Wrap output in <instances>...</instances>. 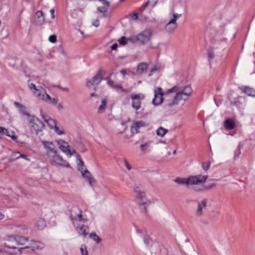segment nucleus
Listing matches in <instances>:
<instances>
[{"label":"nucleus","instance_id":"obj_1","mask_svg":"<svg viewBox=\"0 0 255 255\" xmlns=\"http://www.w3.org/2000/svg\"><path fill=\"white\" fill-rule=\"evenodd\" d=\"M208 176L197 175L192 176L188 178L177 177L174 181L182 185H192L195 190L200 191L204 189L202 184H204Z\"/></svg>","mask_w":255,"mask_h":255},{"label":"nucleus","instance_id":"obj_2","mask_svg":"<svg viewBox=\"0 0 255 255\" xmlns=\"http://www.w3.org/2000/svg\"><path fill=\"white\" fill-rule=\"evenodd\" d=\"M133 190L136 193L135 198L140 209L144 212H146L147 207L150 204V201L148 200L144 192L141 191L140 187L138 186H134Z\"/></svg>","mask_w":255,"mask_h":255},{"label":"nucleus","instance_id":"obj_3","mask_svg":"<svg viewBox=\"0 0 255 255\" xmlns=\"http://www.w3.org/2000/svg\"><path fill=\"white\" fill-rule=\"evenodd\" d=\"M169 92H176L177 94L179 95L181 100H187L192 93V89L190 86H186L184 88L175 86L169 90Z\"/></svg>","mask_w":255,"mask_h":255},{"label":"nucleus","instance_id":"obj_4","mask_svg":"<svg viewBox=\"0 0 255 255\" xmlns=\"http://www.w3.org/2000/svg\"><path fill=\"white\" fill-rule=\"evenodd\" d=\"M44 247V245L42 243L38 241H34L31 240L29 246H26L25 248H22L16 250V248L14 246H10L8 245H5V248L8 249H11L15 250L14 252L12 253L14 255H21L22 254V250L24 249H31L33 251H39L42 249Z\"/></svg>","mask_w":255,"mask_h":255},{"label":"nucleus","instance_id":"obj_5","mask_svg":"<svg viewBox=\"0 0 255 255\" xmlns=\"http://www.w3.org/2000/svg\"><path fill=\"white\" fill-rule=\"evenodd\" d=\"M171 93L168 90V92L166 93L164 95L165 101L164 107L166 109L172 108L177 105L179 101L181 100L179 95H177L176 93L175 95H172L171 94Z\"/></svg>","mask_w":255,"mask_h":255},{"label":"nucleus","instance_id":"obj_6","mask_svg":"<svg viewBox=\"0 0 255 255\" xmlns=\"http://www.w3.org/2000/svg\"><path fill=\"white\" fill-rule=\"evenodd\" d=\"M28 121L30 124V129L32 133L35 132L37 134L45 127L44 124L34 116L30 117Z\"/></svg>","mask_w":255,"mask_h":255},{"label":"nucleus","instance_id":"obj_7","mask_svg":"<svg viewBox=\"0 0 255 255\" xmlns=\"http://www.w3.org/2000/svg\"><path fill=\"white\" fill-rule=\"evenodd\" d=\"M57 143L59 145V149L63 152L69 155L70 156L72 155H76L77 156V159L80 161V157L79 156L78 154L75 150H71L69 149V146L67 142L63 140H59L57 141ZM77 169L80 171V162L77 163Z\"/></svg>","mask_w":255,"mask_h":255},{"label":"nucleus","instance_id":"obj_8","mask_svg":"<svg viewBox=\"0 0 255 255\" xmlns=\"http://www.w3.org/2000/svg\"><path fill=\"white\" fill-rule=\"evenodd\" d=\"M81 174L82 177L86 180L91 186L93 187L96 180L91 172L87 169L86 165L82 160L81 159Z\"/></svg>","mask_w":255,"mask_h":255},{"label":"nucleus","instance_id":"obj_9","mask_svg":"<svg viewBox=\"0 0 255 255\" xmlns=\"http://www.w3.org/2000/svg\"><path fill=\"white\" fill-rule=\"evenodd\" d=\"M181 14L173 13V17L165 26V29L168 33L173 32L177 28V20L180 17Z\"/></svg>","mask_w":255,"mask_h":255},{"label":"nucleus","instance_id":"obj_10","mask_svg":"<svg viewBox=\"0 0 255 255\" xmlns=\"http://www.w3.org/2000/svg\"><path fill=\"white\" fill-rule=\"evenodd\" d=\"M102 70H99L98 73L89 81H87L86 86L89 89H93L96 90V87L99 84L102 80Z\"/></svg>","mask_w":255,"mask_h":255},{"label":"nucleus","instance_id":"obj_11","mask_svg":"<svg viewBox=\"0 0 255 255\" xmlns=\"http://www.w3.org/2000/svg\"><path fill=\"white\" fill-rule=\"evenodd\" d=\"M50 161L52 164L54 165H60L64 167H68L69 164L66 160H64L61 156L57 154H54L52 156H50Z\"/></svg>","mask_w":255,"mask_h":255},{"label":"nucleus","instance_id":"obj_12","mask_svg":"<svg viewBox=\"0 0 255 255\" xmlns=\"http://www.w3.org/2000/svg\"><path fill=\"white\" fill-rule=\"evenodd\" d=\"M208 200L206 198L202 199L200 202H198L197 209L195 211V216L198 218L202 217L205 213V211L207 208Z\"/></svg>","mask_w":255,"mask_h":255},{"label":"nucleus","instance_id":"obj_13","mask_svg":"<svg viewBox=\"0 0 255 255\" xmlns=\"http://www.w3.org/2000/svg\"><path fill=\"white\" fill-rule=\"evenodd\" d=\"M132 99V106L136 111L140 109L141 107V100L144 99L143 95L132 94L130 96Z\"/></svg>","mask_w":255,"mask_h":255},{"label":"nucleus","instance_id":"obj_14","mask_svg":"<svg viewBox=\"0 0 255 255\" xmlns=\"http://www.w3.org/2000/svg\"><path fill=\"white\" fill-rule=\"evenodd\" d=\"M38 98L53 105H57L58 101L57 99L51 98L50 96L47 94L46 90H42L41 93L38 94Z\"/></svg>","mask_w":255,"mask_h":255},{"label":"nucleus","instance_id":"obj_15","mask_svg":"<svg viewBox=\"0 0 255 255\" xmlns=\"http://www.w3.org/2000/svg\"><path fill=\"white\" fill-rule=\"evenodd\" d=\"M151 34L150 30H144L137 35L136 39L141 44H145L149 41Z\"/></svg>","mask_w":255,"mask_h":255},{"label":"nucleus","instance_id":"obj_16","mask_svg":"<svg viewBox=\"0 0 255 255\" xmlns=\"http://www.w3.org/2000/svg\"><path fill=\"white\" fill-rule=\"evenodd\" d=\"M163 94L160 88H157L154 91V98L152 100V103L155 106L159 105L162 103L163 100Z\"/></svg>","mask_w":255,"mask_h":255},{"label":"nucleus","instance_id":"obj_17","mask_svg":"<svg viewBox=\"0 0 255 255\" xmlns=\"http://www.w3.org/2000/svg\"><path fill=\"white\" fill-rule=\"evenodd\" d=\"M40 112L43 119H44L45 122L47 123V124H50V122H51L53 124V125H54L55 131L56 133H57L59 135H61L64 133V131L62 129H59V128L57 126L56 122L55 120L48 118V116H44L42 114V110H40Z\"/></svg>","mask_w":255,"mask_h":255},{"label":"nucleus","instance_id":"obj_18","mask_svg":"<svg viewBox=\"0 0 255 255\" xmlns=\"http://www.w3.org/2000/svg\"><path fill=\"white\" fill-rule=\"evenodd\" d=\"M71 25L74 26V28L78 30H79L78 27L79 23V16L78 13L75 9H74L71 12V17L69 20Z\"/></svg>","mask_w":255,"mask_h":255},{"label":"nucleus","instance_id":"obj_19","mask_svg":"<svg viewBox=\"0 0 255 255\" xmlns=\"http://www.w3.org/2000/svg\"><path fill=\"white\" fill-rule=\"evenodd\" d=\"M45 21V18L43 12L41 10L37 11L35 13L34 23L36 25L43 24Z\"/></svg>","mask_w":255,"mask_h":255},{"label":"nucleus","instance_id":"obj_20","mask_svg":"<svg viewBox=\"0 0 255 255\" xmlns=\"http://www.w3.org/2000/svg\"><path fill=\"white\" fill-rule=\"evenodd\" d=\"M70 217L72 221L74 226L76 228L77 230L79 227L80 222V212L75 214H74L73 211L72 210L71 213Z\"/></svg>","mask_w":255,"mask_h":255},{"label":"nucleus","instance_id":"obj_21","mask_svg":"<svg viewBox=\"0 0 255 255\" xmlns=\"http://www.w3.org/2000/svg\"><path fill=\"white\" fill-rule=\"evenodd\" d=\"M145 125L142 121H139L132 124L131 126V132L132 134H135L139 132L138 129L140 128L143 127Z\"/></svg>","mask_w":255,"mask_h":255},{"label":"nucleus","instance_id":"obj_22","mask_svg":"<svg viewBox=\"0 0 255 255\" xmlns=\"http://www.w3.org/2000/svg\"><path fill=\"white\" fill-rule=\"evenodd\" d=\"M42 142L45 149H48L53 154L56 153L57 151L55 150V146L53 142L46 141H42Z\"/></svg>","mask_w":255,"mask_h":255},{"label":"nucleus","instance_id":"obj_23","mask_svg":"<svg viewBox=\"0 0 255 255\" xmlns=\"http://www.w3.org/2000/svg\"><path fill=\"white\" fill-rule=\"evenodd\" d=\"M241 89L243 92L246 93L247 95L250 96L255 97V90L249 87H242Z\"/></svg>","mask_w":255,"mask_h":255},{"label":"nucleus","instance_id":"obj_24","mask_svg":"<svg viewBox=\"0 0 255 255\" xmlns=\"http://www.w3.org/2000/svg\"><path fill=\"white\" fill-rule=\"evenodd\" d=\"M224 127L226 129L232 130L235 127V123L231 119H227L224 122Z\"/></svg>","mask_w":255,"mask_h":255},{"label":"nucleus","instance_id":"obj_25","mask_svg":"<svg viewBox=\"0 0 255 255\" xmlns=\"http://www.w3.org/2000/svg\"><path fill=\"white\" fill-rule=\"evenodd\" d=\"M147 65L146 63L142 62L138 64L136 69V74L140 75L147 69Z\"/></svg>","mask_w":255,"mask_h":255},{"label":"nucleus","instance_id":"obj_26","mask_svg":"<svg viewBox=\"0 0 255 255\" xmlns=\"http://www.w3.org/2000/svg\"><path fill=\"white\" fill-rule=\"evenodd\" d=\"M29 88L30 90L34 89L35 92H34V94L38 98V95L39 93H41L42 90L45 91V89L42 87H36L34 84H30L29 85Z\"/></svg>","mask_w":255,"mask_h":255},{"label":"nucleus","instance_id":"obj_27","mask_svg":"<svg viewBox=\"0 0 255 255\" xmlns=\"http://www.w3.org/2000/svg\"><path fill=\"white\" fill-rule=\"evenodd\" d=\"M28 239L27 238H24L21 236H16L14 238V240L17 243V244L20 245H25V243L28 241Z\"/></svg>","mask_w":255,"mask_h":255},{"label":"nucleus","instance_id":"obj_28","mask_svg":"<svg viewBox=\"0 0 255 255\" xmlns=\"http://www.w3.org/2000/svg\"><path fill=\"white\" fill-rule=\"evenodd\" d=\"M19 112L21 114L26 116L28 117V120H29V119H30V117H32V116L28 113L26 107L24 105L21 106V108L19 109Z\"/></svg>","mask_w":255,"mask_h":255},{"label":"nucleus","instance_id":"obj_29","mask_svg":"<svg viewBox=\"0 0 255 255\" xmlns=\"http://www.w3.org/2000/svg\"><path fill=\"white\" fill-rule=\"evenodd\" d=\"M36 226L39 230L43 229L46 226V222L44 219H39L36 223Z\"/></svg>","mask_w":255,"mask_h":255},{"label":"nucleus","instance_id":"obj_30","mask_svg":"<svg viewBox=\"0 0 255 255\" xmlns=\"http://www.w3.org/2000/svg\"><path fill=\"white\" fill-rule=\"evenodd\" d=\"M167 132V129L160 127L156 130V134L160 137H163Z\"/></svg>","mask_w":255,"mask_h":255},{"label":"nucleus","instance_id":"obj_31","mask_svg":"<svg viewBox=\"0 0 255 255\" xmlns=\"http://www.w3.org/2000/svg\"><path fill=\"white\" fill-rule=\"evenodd\" d=\"M107 103L106 99H102L101 105L98 108V113H102L105 112Z\"/></svg>","mask_w":255,"mask_h":255},{"label":"nucleus","instance_id":"obj_32","mask_svg":"<svg viewBox=\"0 0 255 255\" xmlns=\"http://www.w3.org/2000/svg\"><path fill=\"white\" fill-rule=\"evenodd\" d=\"M89 237L93 241H94L97 244H99L101 242V239L99 237V236L95 232L90 234L89 235Z\"/></svg>","mask_w":255,"mask_h":255},{"label":"nucleus","instance_id":"obj_33","mask_svg":"<svg viewBox=\"0 0 255 255\" xmlns=\"http://www.w3.org/2000/svg\"><path fill=\"white\" fill-rule=\"evenodd\" d=\"M89 228L88 226H83L81 227V232L84 237H86L87 236L90 234H89Z\"/></svg>","mask_w":255,"mask_h":255},{"label":"nucleus","instance_id":"obj_34","mask_svg":"<svg viewBox=\"0 0 255 255\" xmlns=\"http://www.w3.org/2000/svg\"><path fill=\"white\" fill-rule=\"evenodd\" d=\"M19 158V152H12L11 155H10L9 159V162H13L16 159Z\"/></svg>","mask_w":255,"mask_h":255},{"label":"nucleus","instance_id":"obj_35","mask_svg":"<svg viewBox=\"0 0 255 255\" xmlns=\"http://www.w3.org/2000/svg\"><path fill=\"white\" fill-rule=\"evenodd\" d=\"M208 56L209 60L214 58V53L212 48H210L208 50Z\"/></svg>","mask_w":255,"mask_h":255},{"label":"nucleus","instance_id":"obj_36","mask_svg":"<svg viewBox=\"0 0 255 255\" xmlns=\"http://www.w3.org/2000/svg\"><path fill=\"white\" fill-rule=\"evenodd\" d=\"M81 253L82 255H88V251L85 246H82L81 248Z\"/></svg>","mask_w":255,"mask_h":255},{"label":"nucleus","instance_id":"obj_37","mask_svg":"<svg viewBox=\"0 0 255 255\" xmlns=\"http://www.w3.org/2000/svg\"><path fill=\"white\" fill-rule=\"evenodd\" d=\"M159 68V66H157V65L154 66V67L152 69H150V73L149 74V76H151L152 74V73H153L155 72H156V71H157Z\"/></svg>","mask_w":255,"mask_h":255},{"label":"nucleus","instance_id":"obj_38","mask_svg":"<svg viewBox=\"0 0 255 255\" xmlns=\"http://www.w3.org/2000/svg\"><path fill=\"white\" fill-rule=\"evenodd\" d=\"M203 186L204 187V189L202 190V191H203V190H208V189H211L214 187H215L216 186V184H215V183H212V184L207 186V187H205L204 185V184H202Z\"/></svg>","mask_w":255,"mask_h":255},{"label":"nucleus","instance_id":"obj_39","mask_svg":"<svg viewBox=\"0 0 255 255\" xmlns=\"http://www.w3.org/2000/svg\"><path fill=\"white\" fill-rule=\"evenodd\" d=\"M49 40L52 43H55L57 40V37L55 35H51L49 37Z\"/></svg>","mask_w":255,"mask_h":255},{"label":"nucleus","instance_id":"obj_40","mask_svg":"<svg viewBox=\"0 0 255 255\" xmlns=\"http://www.w3.org/2000/svg\"><path fill=\"white\" fill-rule=\"evenodd\" d=\"M124 161L127 168L128 170H130L132 169V166L128 163V160L126 158H124Z\"/></svg>","mask_w":255,"mask_h":255},{"label":"nucleus","instance_id":"obj_41","mask_svg":"<svg viewBox=\"0 0 255 255\" xmlns=\"http://www.w3.org/2000/svg\"><path fill=\"white\" fill-rule=\"evenodd\" d=\"M205 162H203L202 163V165H203V168L205 170L207 171L208 170L209 168H210V161H208L207 163H206L207 165H206L205 166Z\"/></svg>","mask_w":255,"mask_h":255},{"label":"nucleus","instance_id":"obj_42","mask_svg":"<svg viewBox=\"0 0 255 255\" xmlns=\"http://www.w3.org/2000/svg\"><path fill=\"white\" fill-rule=\"evenodd\" d=\"M119 43L122 45L126 44V37L125 36H123L120 40Z\"/></svg>","mask_w":255,"mask_h":255},{"label":"nucleus","instance_id":"obj_43","mask_svg":"<svg viewBox=\"0 0 255 255\" xmlns=\"http://www.w3.org/2000/svg\"><path fill=\"white\" fill-rule=\"evenodd\" d=\"M115 88L117 89H121L122 90V91L123 92H127V91L123 89L122 88V86L120 85H116L114 87Z\"/></svg>","mask_w":255,"mask_h":255},{"label":"nucleus","instance_id":"obj_44","mask_svg":"<svg viewBox=\"0 0 255 255\" xmlns=\"http://www.w3.org/2000/svg\"><path fill=\"white\" fill-rule=\"evenodd\" d=\"M3 134H6V135H7L8 136L11 137V138L13 140H15L17 138V136L15 135H11L9 133V132L8 130H7V132H3Z\"/></svg>","mask_w":255,"mask_h":255},{"label":"nucleus","instance_id":"obj_45","mask_svg":"<svg viewBox=\"0 0 255 255\" xmlns=\"http://www.w3.org/2000/svg\"><path fill=\"white\" fill-rule=\"evenodd\" d=\"M99 1H101L103 4L104 5H106L107 6L109 7L110 6V2L106 0H99Z\"/></svg>","mask_w":255,"mask_h":255},{"label":"nucleus","instance_id":"obj_46","mask_svg":"<svg viewBox=\"0 0 255 255\" xmlns=\"http://www.w3.org/2000/svg\"><path fill=\"white\" fill-rule=\"evenodd\" d=\"M20 228H21V231L19 230L18 232L20 234H24L26 231H27V230L25 229L24 226H21Z\"/></svg>","mask_w":255,"mask_h":255},{"label":"nucleus","instance_id":"obj_47","mask_svg":"<svg viewBox=\"0 0 255 255\" xmlns=\"http://www.w3.org/2000/svg\"><path fill=\"white\" fill-rule=\"evenodd\" d=\"M108 84L111 86V87L114 88L115 85H114V82L112 80H109L107 82Z\"/></svg>","mask_w":255,"mask_h":255},{"label":"nucleus","instance_id":"obj_48","mask_svg":"<svg viewBox=\"0 0 255 255\" xmlns=\"http://www.w3.org/2000/svg\"><path fill=\"white\" fill-rule=\"evenodd\" d=\"M118 46V45L117 43H114V44H113L111 46V50H116L117 47Z\"/></svg>","mask_w":255,"mask_h":255},{"label":"nucleus","instance_id":"obj_49","mask_svg":"<svg viewBox=\"0 0 255 255\" xmlns=\"http://www.w3.org/2000/svg\"><path fill=\"white\" fill-rule=\"evenodd\" d=\"M3 132H7V129L3 128L0 127V133H3Z\"/></svg>","mask_w":255,"mask_h":255},{"label":"nucleus","instance_id":"obj_50","mask_svg":"<svg viewBox=\"0 0 255 255\" xmlns=\"http://www.w3.org/2000/svg\"><path fill=\"white\" fill-rule=\"evenodd\" d=\"M137 18H138V15L137 13H134L132 14V19L133 20H136L137 19Z\"/></svg>","mask_w":255,"mask_h":255},{"label":"nucleus","instance_id":"obj_51","mask_svg":"<svg viewBox=\"0 0 255 255\" xmlns=\"http://www.w3.org/2000/svg\"><path fill=\"white\" fill-rule=\"evenodd\" d=\"M93 25L95 27H98L99 25V21L98 20H96L93 23Z\"/></svg>","mask_w":255,"mask_h":255},{"label":"nucleus","instance_id":"obj_52","mask_svg":"<svg viewBox=\"0 0 255 255\" xmlns=\"http://www.w3.org/2000/svg\"><path fill=\"white\" fill-rule=\"evenodd\" d=\"M19 158H24V159H27V156L24 154H21L20 153V152H19Z\"/></svg>","mask_w":255,"mask_h":255},{"label":"nucleus","instance_id":"obj_53","mask_svg":"<svg viewBox=\"0 0 255 255\" xmlns=\"http://www.w3.org/2000/svg\"><path fill=\"white\" fill-rule=\"evenodd\" d=\"M50 12L51 13V17L52 18H54L55 17V15H54V9H51L50 10Z\"/></svg>","mask_w":255,"mask_h":255},{"label":"nucleus","instance_id":"obj_54","mask_svg":"<svg viewBox=\"0 0 255 255\" xmlns=\"http://www.w3.org/2000/svg\"><path fill=\"white\" fill-rule=\"evenodd\" d=\"M98 10L101 12H105L107 11V9H106L104 7H99L98 8Z\"/></svg>","mask_w":255,"mask_h":255},{"label":"nucleus","instance_id":"obj_55","mask_svg":"<svg viewBox=\"0 0 255 255\" xmlns=\"http://www.w3.org/2000/svg\"><path fill=\"white\" fill-rule=\"evenodd\" d=\"M14 104L16 107H18L19 109L21 108V106H23V105L16 102H14Z\"/></svg>","mask_w":255,"mask_h":255},{"label":"nucleus","instance_id":"obj_56","mask_svg":"<svg viewBox=\"0 0 255 255\" xmlns=\"http://www.w3.org/2000/svg\"><path fill=\"white\" fill-rule=\"evenodd\" d=\"M87 150V148L81 144V152H85Z\"/></svg>","mask_w":255,"mask_h":255},{"label":"nucleus","instance_id":"obj_57","mask_svg":"<svg viewBox=\"0 0 255 255\" xmlns=\"http://www.w3.org/2000/svg\"><path fill=\"white\" fill-rule=\"evenodd\" d=\"M57 108L58 109V110H61L63 109V106H62V105L61 104H59L58 105H57Z\"/></svg>","mask_w":255,"mask_h":255},{"label":"nucleus","instance_id":"obj_58","mask_svg":"<svg viewBox=\"0 0 255 255\" xmlns=\"http://www.w3.org/2000/svg\"><path fill=\"white\" fill-rule=\"evenodd\" d=\"M80 218H81V221L85 222V221H87V220L86 218H84V217H83V216H82V214H81Z\"/></svg>","mask_w":255,"mask_h":255},{"label":"nucleus","instance_id":"obj_59","mask_svg":"<svg viewBox=\"0 0 255 255\" xmlns=\"http://www.w3.org/2000/svg\"><path fill=\"white\" fill-rule=\"evenodd\" d=\"M4 217V215L2 214L1 212H0V220L3 219Z\"/></svg>","mask_w":255,"mask_h":255},{"label":"nucleus","instance_id":"obj_60","mask_svg":"<svg viewBox=\"0 0 255 255\" xmlns=\"http://www.w3.org/2000/svg\"><path fill=\"white\" fill-rule=\"evenodd\" d=\"M48 125L49 126H50L51 128H53V127H54V125H53V124L51 122H50V124H48Z\"/></svg>","mask_w":255,"mask_h":255},{"label":"nucleus","instance_id":"obj_61","mask_svg":"<svg viewBox=\"0 0 255 255\" xmlns=\"http://www.w3.org/2000/svg\"><path fill=\"white\" fill-rule=\"evenodd\" d=\"M121 73L124 75L126 74V70H122L121 71Z\"/></svg>","mask_w":255,"mask_h":255},{"label":"nucleus","instance_id":"obj_62","mask_svg":"<svg viewBox=\"0 0 255 255\" xmlns=\"http://www.w3.org/2000/svg\"><path fill=\"white\" fill-rule=\"evenodd\" d=\"M146 143H145L144 144H141L140 146L141 148H143L145 146H146Z\"/></svg>","mask_w":255,"mask_h":255},{"label":"nucleus","instance_id":"obj_63","mask_svg":"<svg viewBox=\"0 0 255 255\" xmlns=\"http://www.w3.org/2000/svg\"><path fill=\"white\" fill-rule=\"evenodd\" d=\"M61 90L65 91H68V89L67 88H62Z\"/></svg>","mask_w":255,"mask_h":255},{"label":"nucleus","instance_id":"obj_64","mask_svg":"<svg viewBox=\"0 0 255 255\" xmlns=\"http://www.w3.org/2000/svg\"><path fill=\"white\" fill-rule=\"evenodd\" d=\"M149 242V239H147V240L144 239V242H145L146 243L148 244Z\"/></svg>","mask_w":255,"mask_h":255}]
</instances>
